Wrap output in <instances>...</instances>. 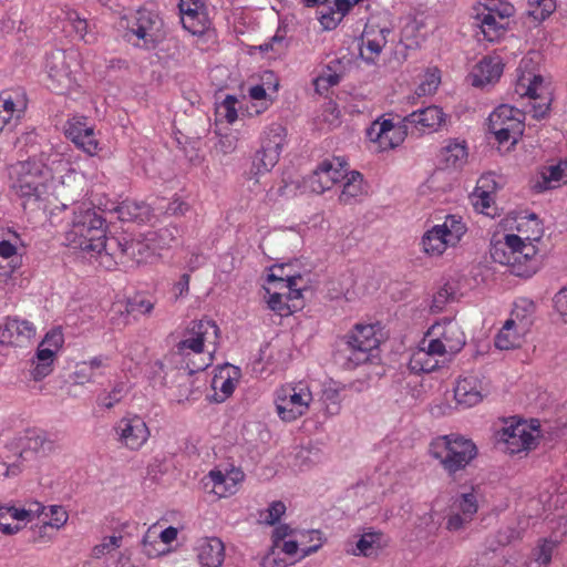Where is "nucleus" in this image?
I'll use <instances>...</instances> for the list:
<instances>
[{"mask_svg": "<svg viewBox=\"0 0 567 567\" xmlns=\"http://www.w3.org/2000/svg\"><path fill=\"white\" fill-rule=\"evenodd\" d=\"M339 82L340 75L328 65L327 70L315 79L313 85L317 93L324 94L331 86L337 85Z\"/></svg>", "mask_w": 567, "mask_h": 567, "instance_id": "obj_45", "label": "nucleus"}, {"mask_svg": "<svg viewBox=\"0 0 567 567\" xmlns=\"http://www.w3.org/2000/svg\"><path fill=\"white\" fill-rule=\"evenodd\" d=\"M117 213L123 221L144 223L150 217V207L145 203L125 200L117 207Z\"/></svg>", "mask_w": 567, "mask_h": 567, "instance_id": "obj_29", "label": "nucleus"}, {"mask_svg": "<svg viewBox=\"0 0 567 567\" xmlns=\"http://www.w3.org/2000/svg\"><path fill=\"white\" fill-rule=\"evenodd\" d=\"M472 520L463 516L461 513H452L446 520V529L450 532H457L466 528Z\"/></svg>", "mask_w": 567, "mask_h": 567, "instance_id": "obj_60", "label": "nucleus"}, {"mask_svg": "<svg viewBox=\"0 0 567 567\" xmlns=\"http://www.w3.org/2000/svg\"><path fill=\"white\" fill-rule=\"evenodd\" d=\"M267 303L268 307L280 317H288L295 310L300 308V305L298 303H288L281 290L269 293Z\"/></svg>", "mask_w": 567, "mask_h": 567, "instance_id": "obj_40", "label": "nucleus"}, {"mask_svg": "<svg viewBox=\"0 0 567 567\" xmlns=\"http://www.w3.org/2000/svg\"><path fill=\"white\" fill-rule=\"evenodd\" d=\"M429 452L450 475L464 470L477 456L473 441L458 434L437 436L431 442Z\"/></svg>", "mask_w": 567, "mask_h": 567, "instance_id": "obj_2", "label": "nucleus"}, {"mask_svg": "<svg viewBox=\"0 0 567 567\" xmlns=\"http://www.w3.org/2000/svg\"><path fill=\"white\" fill-rule=\"evenodd\" d=\"M284 137V127L276 125L270 128L268 137L262 142L261 148L254 156L250 171L254 175L257 176L270 172L278 163Z\"/></svg>", "mask_w": 567, "mask_h": 567, "instance_id": "obj_10", "label": "nucleus"}, {"mask_svg": "<svg viewBox=\"0 0 567 567\" xmlns=\"http://www.w3.org/2000/svg\"><path fill=\"white\" fill-rule=\"evenodd\" d=\"M473 205L477 210L483 214L492 215L488 209L491 208L492 196L488 192L482 189V187L477 186L472 194Z\"/></svg>", "mask_w": 567, "mask_h": 567, "instance_id": "obj_52", "label": "nucleus"}, {"mask_svg": "<svg viewBox=\"0 0 567 567\" xmlns=\"http://www.w3.org/2000/svg\"><path fill=\"white\" fill-rule=\"evenodd\" d=\"M429 334L440 336L444 341V346L450 349V353H456L462 350L465 344V334L461 326L451 319H444L442 322L433 324Z\"/></svg>", "mask_w": 567, "mask_h": 567, "instance_id": "obj_18", "label": "nucleus"}, {"mask_svg": "<svg viewBox=\"0 0 567 567\" xmlns=\"http://www.w3.org/2000/svg\"><path fill=\"white\" fill-rule=\"evenodd\" d=\"M556 548V543L553 540L545 539L535 551V559L537 563L542 565H548L551 560V556L554 549Z\"/></svg>", "mask_w": 567, "mask_h": 567, "instance_id": "obj_54", "label": "nucleus"}, {"mask_svg": "<svg viewBox=\"0 0 567 567\" xmlns=\"http://www.w3.org/2000/svg\"><path fill=\"white\" fill-rule=\"evenodd\" d=\"M444 121L445 114L442 109L435 105L412 112L403 118L406 128L412 125L421 132L425 130L436 131Z\"/></svg>", "mask_w": 567, "mask_h": 567, "instance_id": "obj_19", "label": "nucleus"}, {"mask_svg": "<svg viewBox=\"0 0 567 567\" xmlns=\"http://www.w3.org/2000/svg\"><path fill=\"white\" fill-rule=\"evenodd\" d=\"M120 442L132 451L140 450L148 440L150 430L137 415L123 417L115 426Z\"/></svg>", "mask_w": 567, "mask_h": 567, "instance_id": "obj_13", "label": "nucleus"}, {"mask_svg": "<svg viewBox=\"0 0 567 567\" xmlns=\"http://www.w3.org/2000/svg\"><path fill=\"white\" fill-rule=\"evenodd\" d=\"M212 386L215 391L220 390L223 395L220 396L219 401H224L234 392L235 381L229 375L225 377L223 371H220L219 374H216L213 378Z\"/></svg>", "mask_w": 567, "mask_h": 567, "instance_id": "obj_50", "label": "nucleus"}, {"mask_svg": "<svg viewBox=\"0 0 567 567\" xmlns=\"http://www.w3.org/2000/svg\"><path fill=\"white\" fill-rule=\"evenodd\" d=\"M371 141L377 142L382 150L393 148L403 140V131L395 127L394 124L384 120L383 122H374L368 131Z\"/></svg>", "mask_w": 567, "mask_h": 567, "instance_id": "obj_21", "label": "nucleus"}, {"mask_svg": "<svg viewBox=\"0 0 567 567\" xmlns=\"http://www.w3.org/2000/svg\"><path fill=\"white\" fill-rule=\"evenodd\" d=\"M528 4L530 7L528 14L538 21H543L549 17L556 7L554 0H529Z\"/></svg>", "mask_w": 567, "mask_h": 567, "instance_id": "obj_44", "label": "nucleus"}, {"mask_svg": "<svg viewBox=\"0 0 567 567\" xmlns=\"http://www.w3.org/2000/svg\"><path fill=\"white\" fill-rule=\"evenodd\" d=\"M280 271V275H276L271 272L268 275V281L278 282V289L284 292V297L287 301L291 303L300 305L298 302L302 297L303 286H301L302 276L301 275H290L285 272V266H280L277 268Z\"/></svg>", "mask_w": 567, "mask_h": 567, "instance_id": "obj_22", "label": "nucleus"}, {"mask_svg": "<svg viewBox=\"0 0 567 567\" xmlns=\"http://www.w3.org/2000/svg\"><path fill=\"white\" fill-rule=\"evenodd\" d=\"M516 322L508 319L495 338V346L501 350H511L520 346L522 337L514 330Z\"/></svg>", "mask_w": 567, "mask_h": 567, "instance_id": "obj_31", "label": "nucleus"}, {"mask_svg": "<svg viewBox=\"0 0 567 567\" xmlns=\"http://www.w3.org/2000/svg\"><path fill=\"white\" fill-rule=\"evenodd\" d=\"M454 297V290L450 285H444L434 296L431 305V311L441 312L445 305Z\"/></svg>", "mask_w": 567, "mask_h": 567, "instance_id": "obj_51", "label": "nucleus"}, {"mask_svg": "<svg viewBox=\"0 0 567 567\" xmlns=\"http://www.w3.org/2000/svg\"><path fill=\"white\" fill-rule=\"evenodd\" d=\"M122 536L105 537L101 544L93 548L94 557L99 558L102 555L110 553L121 546Z\"/></svg>", "mask_w": 567, "mask_h": 567, "instance_id": "obj_55", "label": "nucleus"}, {"mask_svg": "<svg viewBox=\"0 0 567 567\" xmlns=\"http://www.w3.org/2000/svg\"><path fill=\"white\" fill-rule=\"evenodd\" d=\"M457 512L473 520L478 509L477 497L474 493H464L457 499Z\"/></svg>", "mask_w": 567, "mask_h": 567, "instance_id": "obj_47", "label": "nucleus"}, {"mask_svg": "<svg viewBox=\"0 0 567 567\" xmlns=\"http://www.w3.org/2000/svg\"><path fill=\"white\" fill-rule=\"evenodd\" d=\"M236 103L237 99L233 95H227L221 103V107L225 110V117L228 123H233L237 118V111L235 109Z\"/></svg>", "mask_w": 567, "mask_h": 567, "instance_id": "obj_64", "label": "nucleus"}, {"mask_svg": "<svg viewBox=\"0 0 567 567\" xmlns=\"http://www.w3.org/2000/svg\"><path fill=\"white\" fill-rule=\"evenodd\" d=\"M286 513V505L280 502V501H276V502H272L268 509L266 511V515L264 517V523L268 524V525H275L276 523L279 522V519L281 518V516Z\"/></svg>", "mask_w": 567, "mask_h": 567, "instance_id": "obj_56", "label": "nucleus"}, {"mask_svg": "<svg viewBox=\"0 0 567 567\" xmlns=\"http://www.w3.org/2000/svg\"><path fill=\"white\" fill-rule=\"evenodd\" d=\"M530 111L536 118L544 117L551 102L548 87L543 83L530 99Z\"/></svg>", "mask_w": 567, "mask_h": 567, "instance_id": "obj_35", "label": "nucleus"}, {"mask_svg": "<svg viewBox=\"0 0 567 567\" xmlns=\"http://www.w3.org/2000/svg\"><path fill=\"white\" fill-rule=\"evenodd\" d=\"M109 368V359L106 357H94L89 361L80 362L75 365L73 380L76 384H85L95 382L104 374Z\"/></svg>", "mask_w": 567, "mask_h": 567, "instance_id": "obj_23", "label": "nucleus"}, {"mask_svg": "<svg viewBox=\"0 0 567 567\" xmlns=\"http://www.w3.org/2000/svg\"><path fill=\"white\" fill-rule=\"evenodd\" d=\"M43 505H37V509H19L14 506H0V530L6 535H13L21 529L19 524L11 520H31L44 513Z\"/></svg>", "mask_w": 567, "mask_h": 567, "instance_id": "obj_20", "label": "nucleus"}, {"mask_svg": "<svg viewBox=\"0 0 567 567\" xmlns=\"http://www.w3.org/2000/svg\"><path fill=\"white\" fill-rule=\"evenodd\" d=\"M379 343L374 326L357 324L342 338L340 352L347 358L348 368H354L370 361L371 352Z\"/></svg>", "mask_w": 567, "mask_h": 567, "instance_id": "obj_4", "label": "nucleus"}, {"mask_svg": "<svg viewBox=\"0 0 567 567\" xmlns=\"http://www.w3.org/2000/svg\"><path fill=\"white\" fill-rule=\"evenodd\" d=\"M336 9L328 8L327 11H320V23L326 30L334 29L349 12L350 9H346L344 2L334 0Z\"/></svg>", "mask_w": 567, "mask_h": 567, "instance_id": "obj_36", "label": "nucleus"}, {"mask_svg": "<svg viewBox=\"0 0 567 567\" xmlns=\"http://www.w3.org/2000/svg\"><path fill=\"white\" fill-rule=\"evenodd\" d=\"M64 131L73 143H78V141H82V137H90V133H93V126L87 124L86 117L75 116L68 121Z\"/></svg>", "mask_w": 567, "mask_h": 567, "instance_id": "obj_34", "label": "nucleus"}, {"mask_svg": "<svg viewBox=\"0 0 567 567\" xmlns=\"http://www.w3.org/2000/svg\"><path fill=\"white\" fill-rule=\"evenodd\" d=\"M47 69L53 90L64 91L71 87L73 78L64 51L51 53L47 61Z\"/></svg>", "mask_w": 567, "mask_h": 567, "instance_id": "obj_16", "label": "nucleus"}, {"mask_svg": "<svg viewBox=\"0 0 567 567\" xmlns=\"http://www.w3.org/2000/svg\"><path fill=\"white\" fill-rule=\"evenodd\" d=\"M50 511V520L45 522V524L60 528L68 522V513L62 506L52 505L49 508Z\"/></svg>", "mask_w": 567, "mask_h": 567, "instance_id": "obj_59", "label": "nucleus"}, {"mask_svg": "<svg viewBox=\"0 0 567 567\" xmlns=\"http://www.w3.org/2000/svg\"><path fill=\"white\" fill-rule=\"evenodd\" d=\"M494 12H497L499 20H504L513 14L514 8L509 4H505L502 10H497L495 7L487 6L484 12L477 14L476 25L481 29L483 38L488 42L498 41L506 32L505 25L497 20Z\"/></svg>", "mask_w": 567, "mask_h": 567, "instance_id": "obj_14", "label": "nucleus"}, {"mask_svg": "<svg viewBox=\"0 0 567 567\" xmlns=\"http://www.w3.org/2000/svg\"><path fill=\"white\" fill-rule=\"evenodd\" d=\"M519 244V236L514 234L505 235L504 240H497L492 244L491 257L495 262L509 266L513 256V249Z\"/></svg>", "mask_w": 567, "mask_h": 567, "instance_id": "obj_28", "label": "nucleus"}, {"mask_svg": "<svg viewBox=\"0 0 567 567\" xmlns=\"http://www.w3.org/2000/svg\"><path fill=\"white\" fill-rule=\"evenodd\" d=\"M434 355L429 353L425 349H419L410 359V369L413 372H431L437 367V361L433 359Z\"/></svg>", "mask_w": 567, "mask_h": 567, "instance_id": "obj_38", "label": "nucleus"}, {"mask_svg": "<svg viewBox=\"0 0 567 567\" xmlns=\"http://www.w3.org/2000/svg\"><path fill=\"white\" fill-rule=\"evenodd\" d=\"M384 44H385L384 37L380 35V37L371 38L370 33L365 32L362 38V45L360 49V54L365 60L373 61L374 58L381 53Z\"/></svg>", "mask_w": 567, "mask_h": 567, "instance_id": "obj_39", "label": "nucleus"}, {"mask_svg": "<svg viewBox=\"0 0 567 567\" xmlns=\"http://www.w3.org/2000/svg\"><path fill=\"white\" fill-rule=\"evenodd\" d=\"M208 477L212 482L210 492L218 497H226L235 493V484L229 482V475H225L220 471H210Z\"/></svg>", "mask_w": 567, "mask_h": 567, "instance_id": "obj_37", "label": "nucleus"}, {"mask_svg": "<svg viewBox=\"0 0 567 567\" xmlns=\"http://www.w3.org/2000/svg\"><path fill=\"white\" fill-rule=\"evenodd\" d=\"M154 527H155V525L147 529V532L144 535L143 540H142V545H143L144 551L150 557H153V556L157 555V550L154 547V543H156V537H157L155 532L153 530Z\"/></svg>", "mask_w": 567, "mask_h": 567, "instance_id": "obj_62", "label": "nucleus"}, {"mask_svg": "<svg viewBox=\"0 0 567 567\" xmlns=\"http://www.w3.org/2000/svg\"><path fill=\"white\" fill-rule=\"evenodd\" d=\"M543 83L544 79L540 75H522L516 83L515 93L520 97L530 99Z\"/></svg>", "mask_w": 567, "mask_h": 567, "instance_id": "obj_41", "label": "nucleus"}, {"mask_svg": "<svg viewBox=\"0 0 567 567\" xmlns=\"http://www.w3.org/2000/svg\"><path fill=\"white\" fill-rule=\"evenodd\" d=\"M27 99L23 93L2 91L0 92V133L12 122H19L25 110Z\"/></svg>", "mask_w": 567, "mask_h": 567, "instance_id": "obj_15", "label": "nucleus"}, {"mask_svg": "<svg viewBox=\"0 0 567 567\" xmlns=\"http://www.w3.org/2000/svg\"><path fill=\"white\" fill-rule=\"evenodd\" d=\"M35 336L33 323L18 318H8L1 332V338L8 343H21Z\"/></svg>", "mask_w": 567, "mask_h": 567, "instance_id": "obj_24", "label": "nucleus"}, {"mask_svg": "<svg viewBox=\"0 0 567 567\" xmlns=\"http://www.w3.org/2000/svg\"><path fill=\"white\" fill-rule=\"evenodd\" d=\"M567 162H560L557 165L550 166L548 168V175H544V179L546 183L550 184L551 182H567Z\"/></svg>", "mask_w": 567, "mask_h": 567, "instance_id": "obj_58", "label": "nucleus"}, {"mask_svg": "<svg viewBox=\"0 0 567 567\" xmlns=\"http://www.w3.org/2000/svg\"><path fill=\"white\" fill-rule=\"evenodd\" d=\"M90 137H82V141H78V143H74L79 148L83 150L89 155H95L97 153L99 148V142L95 138V134L90 133Z\"/></svg>", "mask_w": 567, "mask_h": 567, "instance_id": "obj_63", "label": "nucleus"}, {"mask_svg": "<svg viewBox=\"0 0 567 567\" xmlns=\"http://www.w3.org/2000/svg\"><path fill=\"white\" fill-rule=\"evenodd\" d=\"M523 114L508 105H501L488 117V128L499 144L517 143L524 131Z\"/></svg>", "mask_w": 567, "mask_h": 567, "instance_id": "obj_6", "label": "nucleus"}, {"mask_svg": "<svg viewBox=\"0 0 567 567\" xmlns=\"http://www.w3.org/2000/svg\"><path fill=\"white\" fill-rule=\"evenodd\" d=\"M177 234L176 227H165L161 228L158 231L148 233L147 240H151L153 245L157 248H164L169 246L172 241L175 240Z\"/></svg>", "mask_w": 567, "mask_h": 567, "instance_id": "obj_46", "label": "nucleus"}, {"mask_svg": "<svg viewBox=\"0 0 567 567\" xmlns=\"http://www.w3.org/2000/svg\"><path fill=\"white\" fill-rule=\"evenodd\" d=\"M381 533L363 534L357 543L359 553L365 557L377 554L378 549L381 547Z\"/></svg>", "mask_w": 567, "mask_h": 567, "instance_id": "obj_43", "label": "nucleus"}, {"mask_svg": "<svg viewBox=\"0 0 567 567\" xmlns=\"http://www.w3.org/2000/svg\"><path fill=\"white\" fill-rule=\"evenodd\" d=\"M10 177L12 179V189L21 198L28 200L45 199L48 185L39 166L31 162H19L11 166Z\"/></svg>", "mask_w": 567, "mask_h": 567, "instance_id": "obj_5", "label": "nucleus"}, {"mask_svg": "<svg viewBox=\"0 0 567 567\" xmlns=\"http://www.w3.org/2000/svg\"><path fill=\"white\" fill-rule=\"evenodd\" d=\"M107 249L109 251L102 255L101 266L112 269L117 264L127 261L147 262L155 256L156 247L151 240H147V235L142 239L111 236Z\"/></svg>", "mask_w": 567, "mask_h": 567, "instance_id": "obj_3", "label": "nucleus"}, {"mask_svg": "<svg viewBox=\"0 0 567 567\" xmlns=\"http://www.w3.org/2000/svg\"><path fill=\"white\" fill-rule=\"evenodd\" d=\"M109 238L105 219L90 208L75 212L72 225L65 233L68 246L91 254L100 265L102 255L109 251Z\"/></svg>", "mask_w": 567, "mask_h": 567, "instance_id": "obj_1", "label": "nucleus"}, {"mask_svg": "<svg viewBox=\"0 0 567 567\" xmlns=\"http://www.w3.org/2000/svg\"><path fill=\"white\" fill-rule=\"evenodd\" d=\"M203 7H204L203 0H179L178 8H179L181 14L183 16V18H182L183 24L186 29H188L193 33H196V31L193 30V28L190 25L186 24L184 16H187L189 19H194L197 16L198 10L202 9Z\"/></svg>", "mask_w": 567, "mask_h": 567, "instance_id": "obj_49", "label": "nucleus"}, {"mask_svg": "<svg viewBox=\"0 0 567 567\" xmlns=\"http://www.w3.org/2000/svg\"><path fill=\"white\" fill-rule=\"evenodd\" d=\"M225 558V547L219 538L205 539L198 548V560L203 567H220Z\"/></svg>", "mask_w": 567, "mask_h": 567, "instance_id": "obj_26", "label": "nucleus"}, {"mask_svg": "<svg viewBox=\"0 0 567 567\" xmlns=\"http://www.w3.org/2000/svg\"><path fill=\"white\" fill-rule=\"evenodd\" d=\"M504 64L499 56L487 55L484 56L474 68L471 73L472 85L482 87L492 84L501 78Z\"/></svg>", "mask_w": 567, "mask_h": 567, "instance_id": "obj_17", "label": "nucleus"}, {"mask_svg": "<svg viewBox=\"0 0 567 567\" xmlns=\"http://www.w3.org/2000/svg\"><path fill=\"white\" fill-rule=\"evenodd\" d=\"M422 245L427 255L440 256L447 246H451V243L446 236V229L442 226H434L424 234Z\"/></svg>", "mask_w": 567, "mask_h": 567, "instance_id": "obj_27", "label": "nucleus"}, {"mask_svg": "<svg viewBox=\"0 0 567 567\" xmlns=\"http://www.w3.org/2000/svg\"><path fill=\"white\" fill-rule=\"evenodd\" d=\"M127 32L144 41L145 45L154 47L162 38L163 21L153 11L137 10L133 16L123 19Z\"/></svg>", "mask_w": 567, "mask_h": 567, "instance_id": "obj_9", "label": "nucleus"}, {"mask_svg": "<svg viewBox=\"0 0 567 567\" xmlns=\"http://www.w3.org/2000/svg\"><path fill=\"white\" fill-rule=\"evenodd\" d=\"M218 338L219 328L213 320L193 321L186 331L185 338L177 343L178 353L184 354L186 350L202 353L206 343L212 344L214 350Z\"/></svg>", "mask_w": 567, "mask_h": 567, "instance_id": "obj_7", "label": "nucleus"}, {"mask_svg": "<svg viewBox=\"0 0 567 567\" xmlns=\"http://www.w3.org/2000/svg\"><path fill=\"white\" fill-rule=\"evenodd\" d=\"M454 398L466 408L476 405L483 398L480 381L475 377L460 379L454 389Z\"/></svg>", "mask_w": 567, "mask_h": 567, "instance_id": "obj_25", "label": "nucleus"}, {"mask_svg": "<svg viewBox=\"0 0 567 567\" xmlns=\"http://www.w3.org/2000/svg\"><path fill=\"white\" fill-rule=\"evenodd\" d=\"M363 195L362 176L359 172H352L351 177L344 183L339 200L349 205L352 200Z\"/></svg>", "mask_w": 567, "mask_h": 567, "instance_id": "obj_33", "label": "nucleus"}, {"mask_svg": "<svg viewBox=\"0 0 567 567\" xmlns=\"http://www.w3.org/2000/svg\"><path fill=\"white\" fill-rule=\"evenodd\" d=\"M154 308V305L150 300H138V301H130L126 305L123 303H115L112 307L113 313L118 315L120 317H124L122 321H120V318L112 317V322L116 324H126L127 323V317L131 313L140 312V313H150Z\"/></svg>", "mask_w": 567, "mask_h": 567, "instance_id": "obj_30", "label": "nucleus"}, {"mask_svg": "<svg viewBox=\"0 0 567 567\" xmlns=\"http://www.w3.org/2000/svg\"><path fill=\"white\" fill-rule=\"evenodd\" d=\"M346 177L347 163L344 161L340 158L326 159L308 176L306 183L311 192L322 194Z\"/></svg>", "mask_w": 567, "mask_h": 567, "instance_id": "obj_11", "label": "nucleus"}, {"mask_svg": "<svg viewBox=\"0 0 567 567\" xmlns=\"http://www.w3.org/2000/svg\"><path fill=\"white\" fill-rule=\"evenodd\" d=\"M208 363H202L195 367V369L189 368L188 372H184L179 374V393H178V401L188 400L192 394L194 393V390L189 389V386H195V381L193 379V375L196 371L204 370Z\"/></svg>", "mask_w": 567, "mask_h": 567, "instance_id": "obj_42", "label": "nucleus"}, {"mask_svg": "<svg viewBox=\"0 0 567 567\" xmlns=\"http://www.w3.org/2000/svg\"><path fill=\"white\" fill-rule=\"evenodd\" d=\"M441 158L447 167H458L467 158L466 146L458 142H450L442 148Z\"/></svg>", "mask_w": 567, "mask_h": 567, "instance_id": "obj_32", "label": "nucleus"}, {"mask_svg": "<svg viewBox=\"0 0 567 567\" xmlns=\"http://www.w3.org/2000/svg\"><path fill=\"white\" fill-rule=\"evenodd\" d=\"M537 430L532 429L526 422H517L502 429L499 436L506 444L511 454L532 450L537 444Z\"/></svg>", "mask_w": 567, "mask_h": 567, "instance_id": "obj_12", "label": "nucleus"}, {"mask_svg": "<svg viewBox=\"0 0 567 567\" xmlns=\"http://www.w3.org/2000/svg\"><path fill=\"white\" fill-rule=\"evenodd\" d=\"M441 226L446 229V236L450 239L451 246H454L466 230L464 223L455 216H447Z\"/></svg>", "mask_w": 567, "mask_h": 567, "instance_id": "obj_48", "label": "nucleus"}, {"mask_svg": "<svg viewBox=\"0 0 567 567\" xmlns=\"http://www.w3.org/2000/svg\"><path fill=\"white\" fill-rule=\"evenodd\" d=\"M53 370V364L50 362H41L39 360H32L30 377L34 381H41L45 377H48Z\"/></svg>", "mask_w": 567, "mask_h": 567, "instance_id": "obj_57", "label": "nucleus"}, {"mask_svg": "<svg viewBox=\"0 0 567 567\" xmlns=\"http://www.w3.org/2000/svg\"><path fill=\"white\" fill-rule=\"evenodd\" d=\"M312 401L310 391L296 388L284 386L277 392L276 408L281 420L291 422L305 415Z\"/></svg>", "mask_w": 567, "mask_h": 567, "instance_id": "obj_8", "label": "nucleus"}, {"mask_svg": "<svg viewBox=\"0 0 567 567\" xmlns=\"http://www.w3.org/2000/svg\"><path fill=\"white\" fill-rule=\"evenodd\" d=\"M64 342L62 330L56 328L52 329L45 334L44 340L41 342L42 344H47L49 348L54 349L56 352Z\"/></svg>", "mask_w": 567, "mask_h": 567, "instance_id": "obj_61", "label": "nucleus"}, {"mask_svg": "<svg viewBox=\"0 0 567 567\" xmlns=\"http://www.w3.org/2000/svg\"><path fill=\"white\" fill-rule=\"evenodd\" d=\"M124 392H125V386L123 383H118L116 384L113 390L99 398V403L100 405L106 408V409H112L117 402H120L124 395Z\"/></svg>", "mask_w": 567, "mask_h": 567, "instance_id": "obj_53", "label": "nucleus"}]
</instances>
